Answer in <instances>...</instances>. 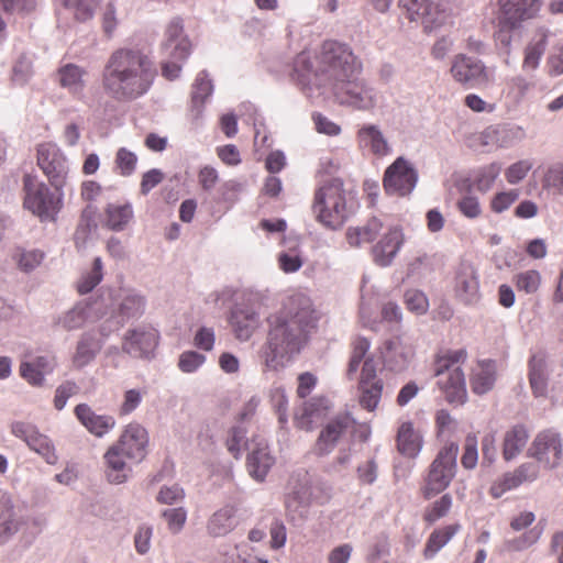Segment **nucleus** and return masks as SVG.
Masks as SVG:
<instances>
[{
  "label": "nucleus",
  "instance_id": "obj_25",
  "mask_svg": "<svg viewBox=\"0 0 563 563\" xmlns=\"http://www.w3.org/2000/svg\"><path fill=\"white\" fill-rule=\"evenodd\" d=\"M75 416L87 431L97 438H102L115 427V419L111 415H98L87 404L75 407Z\"/></svg>",
  "mask_w": 563,
  "mask_h": 563
},
{
  "label": "nucleus",
  "instance_id": "obj_36",
  "mask_svg": "<svg viewBox=\"0 0 563 563\" xmlns=\"http://www.w3.org/2000/svg\"><path fill=\"white\" fill-rule=\"evenodd\" d=\"M549 371L542 355H533L529 362V383L536 397L548 394Z\"/></svg>",
  "mask_w": 563,
  "mask_h": 563
},
{
  "label": "nucleus",
  "instance_id": "obj_43",
  "mask_svg": "<svg viewBox=\"0 0 563 563\" xmlns=\"http://www.w3.org/2000/svg\"><path fill=\"white\" fill-rule=\"evenodd\" d=\"M45 253L37 249H16L12 255L19 271L24 274L34 272L44 261Z\"/></svg>",
  "mask_w": 563,
  "mask_h": 563
},
{
  "label": "nucleus",
  "instance_id": "obj_8",
  "mask_svg": "<svg viewBox=\"0 0 563 563\" xmlns=\"http://www.w3.org/2000/svg\"><path fill=\"white\" fill-rule=\"evenodd\" d=\"M159 331L150 323L129 328L122 336V351L133 358L152 360L159 344Z\"/></svg>",
  "mask_w": 563,
  "mask_h": 563
},
{
  "label": "nucleus",
  "instance_id": "obj_48",
  "mask_svg": "<svg viewBox=\"0 0 563 563\" xmlns=\"http://www.w3.org/2000/svg\"><path fill=\"white\" fill-rule=\"evenodd\" d=\"M399 5L404 8L411 21L423 20L424 27L431 22V4L428 0H400Z\"/></svg>",
  "mask_w": 563,
  "mask_h": 563
},
{
  "label": "nucleus",
  "instance_id": "obj_29",
  "mask_svg": "<svg viewBox=\"0 0 563 563\" xmlns=\"http://www.w3.org/2000/svg\"><path fill=\"white\" fill-rule=\"evenodd\" d=\"M106 475L111 484L125 483L131 475V467L125 462V454L115 445H111L104 453Z\"/></svg>",
  "mask_w": 563,
  "mask_h": 563
},
{
  "label": "nucleus",
  "instance_id": "obj_30",
  "mask_svg": "<svg viewBox=\"0 0 563 563\" xmlns=\"http://www.w3.org/2000/svg\"><path fill=\"white\" fill-rule=\"evenodd\" d=\"M543 0H499L501 15L518 24L534 18Z\"/></svg>",
  "mask_w": 563,
  "mask_h": 563
},
{
  "label": "nucleus",
  "instance_id": "obj_32",
  "mask_svg": "<svg viewBox=\"0 0 563 563\" xmlns=\"http://www.w3.org/2000/svg\"><path fill=\"white\" fill-rule=\"evenodd\" d=\"M213 92V84L207 70H201L191 90V115L195 120H199L202 115L205 103Z\"/></svg>",
  "mask_w": 563,
  "mask_h": 563
},
{
  "label": "nucleus",
  "instance_id": "obj_62",
  "mask_svg": "<svg viewBox=\"0 0 563 563\" xmlns=\"http://www.w3.org/2000/svg\"><path fill=\"white\" fill-rule=\"evenodd\" d=\"M405 303L407 308L417 313L423 314L429 307V301L427 296L418 289H409L404 295Z\"/></svg>",
  "mask_w": 563,
  "mask_h": 563
},
{
  "label": "nucleus",
  "instance_id": "obj_45",
  "mask_svg": "<svg viewBox=\"0 0 563 563\" xmlns=\"http://www.w3.org/2000/svg\"><path fill=\"white\" fill-rule=\"evenodd\" d=\"M383 380H375V383L367 384H358L360 391V405L362 408L374 411L382 398L383 393Z\"/></svg>",
  "mask_w": 563,
  "mask_h": 563
},
{
  "label": "nucleus",
  "instance_id": "obj_56",
  "mask_svg": "<svg viewBox=\"0 0 563 563\" xmlns=\"http://www.w3.org/2000/svg\"><path fill=\"white\" fill-rule=\"evenodd\" d=\"M162 517L165 519L168 530L177 534L186 523L187 510L184 507L167 508L162 511Z\"/></svg>",
  "mask_w": 563,
  "mask_h": 563
},
{
  "label": "nucleus",
  "instance_id": "obj_23",
  "mask_svg": "<svg viewBox=\"0 0 563 563\" xmlns=\"http://www.w3.org/2000/svg\"><path fill=\"white\" fill-rule=\"evenodd\" d=\"M229 322L240 341H247L261 324L258 311L246 305H235L230 313Z\"/></svg>",
  "mask_w": 563,
  "mask_h": 563
},
{
  "label": "nucleus",
  "instance_id": "obj_55",
  "mask_svg": "<svg viewBox=\"0 0 563 563\" xmlns=\"http://www.w3.org/2000/svg\"><path fill=\"white\" fill-rule=\"evenodd\" d=\"M543 188L563 196V163L551 165L543 176Z\"/></svg>",
  "mask_w": 563,
  "mask_h": 563
},
{
  "label": "nucleus",
  "instance_id": "obj_37",
  "mask_svg": "<svg viewBox=\"0 0 563 563\" xmlns=\"http://www.w3.org/2000/svg\"><path fill=\"white\" fill-rule=\"evenodd\" d=\"M88 316V305L84 302H78L69 310L55 317L53 320V325L64 331L78 330L85 325Z\"/></svg>",
  "mask_w": 563,
  "mask_h": 563
},
{
  "label": "nucleus",
  "instance_id": "obj_26",
  "mask_svg": "<svg viewBox=\"0 0 563 563\" xmlns=\"http://www.w3.org/2000/svg\"><path fill=\"white\" fill-rule=\"evenodd\" d=\"M356 141L361 150L367 151L378 157H384L391 152L387 139L376 124L368 123L362 125L357 130Z\"/></svg>",
  "mask_w": 563,
  "mask_h": 563
},
{
  "label": "nucleus",
  "instance_id": "obj_4",
  "mask_svg": "<svg viewBox=\"0 0 563 563\" xmlns=\"http://www.w3.org/2000/svg\"><path fill=\"white\" fill-rule=\"evenodd\" d=\"M312 211L318 222L331 230L343 227L354 212L353 198L344 189L340 178H331L314 194Z\"/></svg>",
  "mask_w": 563,
  "mask_h": 563
},
{
  "label": "nucleus",
  "instance_id": "obj_33",
  "mask_svg": "<svg viewBox=\"0 0 563 563\" xmlns=\"http://www.w3.org/2000/svg\"><path fill=\"white\" fill-rule=\"evenodd\" d=\"M57 75L60 87L67 89L74 96L82 95L86 87L85 76L87 75L84 67L68 63L58 68Z\"/></svg>",
  "mask_w": 563,
  "mask_h": 563
},
{
  "label": "nucleus",
  "instance_id": "obj_18",
  "mask_svg": "<svg viewBox=\"0 0 563 563\" xmlns=\"http://www.w3.org/2000/svg\"><path fill=\"white\" fill-rule=\"evenodd\" d=\"M162 51L166 57L176 60H186L191 53V43L185 34L184 21L176 16L170 20L165 29V40L162 43Z\"/></svg>",
  "mask_w": 563,
  "mask_h": 563
},
{
  "label": "nucleus",
  "instance_id": "obj_63",
  "mask_svg": "<svg viewBox=\"0 0 563 563\" xmlns=\"http://www.w3.org/2000/svg\"><path fill=\"white\" fill-rule=\"evenodd\" d=\"M278 264L280 269L286 273H295L299 271L303 264V261L296 249L282 252L278 255Z\"/></svg>",
  "mask_w": 563,
  "mask_h": 563
},
{
  "label": "nucleus",
  "instance_id": "obj_31",
  "mask_svg": "<svg viewBox=\"0 0 563 563\" xmlns=\"http://www.w3.org/2000/svg\"><path fill=\"white\" fill-rule=\"evenodd\" d=\"M238 525L236 508L225 505L216 510L207 521V532L213 538L224 537Z\"/></svg>",
  "mask_w": 563,
  "mask_h": 563
},
{
  "label": "nucleus",
  "instance_id": "obj_61",
  "mask_svg": "<svg viewBox=\"0 0 563 563\" xmlns=\"http://www.w3.org/2000/svg\"><path fill=\"white\" fill-rule=\"evenodd\" d=\"M459 211L467 219L474 220L481 217L482 207L479 200L474 195H464L457 200Z\"/></svg>",
  "mask_w": 563,
  "mask_h": 563
},
{
  "label": "nucleus",
  "instance_id": "obj_13",
  "mask_svg": "<svg viewBox=\"0 0 563 563\" xmlns=\"http://www.w3.org/2000/svg\"><path fill=\"white\" fill-rule=\"evenodd\" d=\"M418 183V172L405 157H397L384 174L383 186L388 195L405 197L410 195Z\"/></svg>",
  "mask_w": 563,
  "mask_h": 563
},
{
  "label": "nucleus",
  "instance_id": "obj_64",
  "mask_svg": "<svg viewBox=\"0 0 563 563\" xmlns=\"http://www.w3.org/2000/svg\"><path fill=\"white\" fill-rule=\"evenodd\" d=\"M519 198L517 189H510L496 194L490 201V209L495 213H501L509 209V207Z\"/></svg>",
  "mask_w": 563,
  "mask_h": 563
},
{
  "label": "nucleus",
  "instance_id": "obj_46",
  "mask_svg": "<svg viewBox=\"0 0 563 563\" xmlns=\"http://www.w3.org/2000/svg\"><path fill=\"white\" fill-rule=\"evenodd\" d=\"M59 2L79 22L90 20L97 7V0H59Z\"/></svg>",
  "mask_w": 563,
  "mask_h": 563
},
{
  "label": "nucleus",
  "instance_id": "obj_50",
  "mask_svg": "<svg viewBox=\"0 0 563 563\" xmlns=\"http://www.w3.org/2000/svg\"><path fill=\"white\" fill-rule=\"evenodd\" d=\"M272 408L278 417L280 428H285L288 423V397L283 387H274L269 393Z\"/></svg>",
  "mask_w": 563,
  "mask_h": 563
},
{
  "label": "nucleus",
  "instance_id": "obj_53",
  "mask_svg": "<svg viewBox=\"0 0 563 563\" xmlns=\"http://www.w3.org/2000/svg\"><path fill=\"white\" fill-rule=\"evenodd\" d=\"M544 530V526L540 522L522 536L507 541V548L512 551H522L530 548L539 541Z\"/></svg>",
  "mask_w": 563,
  "mask_h": 563
},
{
  "label": "nucleus",
  "instance_id": "obj_16",
  "mask_svg": "<svg viewBox=\"0 0 563 563\" xmlns=\"http://www.w3.org/2000/svg\"><path fill=\"white\" fill-rule=\"evenodd\" d=\"M246 468L250 476L258 483L265 481L275 464V457L271 452L267 441L262 437H255L247 445Z\"/></svg>",
  "mask_w": 563,
  "mask_h": 563
},
{
  "label": "nucleus",
  "instance_id": "obj_58",
  "mask_svg": "<svg viewBox=\"0 0 563 563\" xmlns=\"http://www.w3.org/2000/svg\"><path fill=\"white\" fill-rule=\"evenodd\" d=\"M114 162L120 175L128 177L136 169L137 156L128 148L120 147L115 154Z\"/></svg>",
  "mask_w": 563,
  "mask_h": 563
},
{
  "label": "nucleus",
  "instance_id": "obj_42",
  "mask_svg": "<svg viewBox=\"0 0 563 563\" xmlns=\"http://www.w3.org/2000/svg\"><path fill=\"white\" fill-rule=\"evenodd\" d=\"M459 529L460 525L455 523L434 530L424 548L426 559H432L454 537Z\"/></svg>",
  "mask_w": 563,
  "mask_h": 563
},
{
  "label": "nucleus",
  "instance_id": "obj_2",
  "mask_svg": "<svg viewBox=\"0 0 563 563\" xmlns=\"http://www.w3.org/2000/svg\"><path fill=\"white\" fill-rule=\"evenodd\" d=\"M362 71V63L352 48L338 41H325L320 47L314 67L309 53L301 52L294 59L292 79L302 90L324 88L332 90L345 78Z\"/></svg>",
  "mask_w": 563,
  "mask_h": 563
},
{
  "label": "nucleus",
  "instance_id": "obj_1",
  "mask_svg": "<svg viewBox=\"0 0 563 563\" xmlns=\"http://www.w3.org/2000/svg\"><path fill=\"white\" fill-rule=\"evenodd\" d=\"M317 321L310 297L305 294L289 296L282 309L267 318L268 333L262 350L265 367L278 371L299 354Z\"/></svg>",
  "mask_w": 563,
  "mask_h": 563
},
{
  "label": "nucleus",
  "instance_id": "obj_49",
  "mask_svg": "<svg viewBox=\"0 0 563 563\" xmlns=\"http://www.w3.org/2000/svg\"><path fill=\"white\" fill-rule=\"evenodd\" d=\"M541 274L537 269L520 272L512 277L517 290L527 295L537 292L541 286Z\"/></svg>",
  "mask_w": 563,
  "mask_h": 563
},
{
  "label": "nucleus",
  "instance_id": "obj_5",
  "mask_svg": "<svg viewBox=\"0 0 563 563\" xmlns=\"http://www.w3.org/2000/svg\"><path fill=\"white\" fill-rule=\"evenodd\" d=\"M467 353L464 349L450 351L435 362L434 375L438 386L444 393L450 404L462 405L467 397L465 375L461 364L465 362Z\"/></svg>",
  "mask_w": 563,
  "mask_h": 563
},
{
  "label": "nucleus",
  "instance_id": "obj_22",
  "mask_svg": "<svg viewBox=\"0 0 563 563\" xmlns=\"http://www.w3.org/2000/svg\"><path fill=\"white\" fill-rule=\"evenodd\" d=\"M404 244V233L398 227H390L372 247L375 264L382 267L391 265Z\"/></svg>",
  "mask_w": 563,
  "mask_h": 563
},
{
  "label": "nucleus",
  "instance_id": "obj_7",
  "mask_svg": "<svg viewBox=\"0 0 563 563\" xmlns=\"http://www.w3.org/2000/svg\"><path fill=\"white\" fill-rule=\"evenodd\" d=\"M24 207L41 221H54L62 208V194H56L40 181L36 176L23 177Z\"/></svg>",
  "mask_w": 563,
  "mask_h": 563
},
{
  "label": "nucleus",
  "instance_id": "obj_54",
  "mask_svg": "<svg viewBox=\"0 0 563 563\" xmlns=\"http://www.w3.org/2000/svg\"><path fill=\"white\" fill-rule=\"evenodd\" d=\"M520 24L508 20V18L500 14L498 18V29L495 33L497 45L509 53L512 42V31L519 27Z\"/></svg>",
  "mask_w": 563,
  "mask_h": 563
},
{
  "label": "nucleus",
  "instance_id": "obj_15",
  "mask_svg": "<svg viewBox=\"0 0 563 563\" xmlns=\"http://www.w3.org/2000/svg\"><path fill=\"white\" fill-rule=\"evenodd\" d=\"M37 164L56 190L65 186L69 165L65 154L57 145L41 144L37 148Z\"/></svg>",
  "mask_w": 563,
  "mask_h": 563
},
{
  "label": "nucleus",
  "instance_id": "obj_47",
  "mask_svg": "<svg viewBox=\"0 0 563 563\" xmlns=\"http://www.w3.org/2000/svg\"><path fill=\"white\" fill-rule=\"evenodd\" d=\"M501 172V164L494 162L481 167L475 175L474 186L481 192H487Z\"/></svg>",
  "mask_w": 563,
  "mask_h": 563
},
{
  "label": "nucleus",
  "instance_id": "obj_11",
  "mask_svg": "<svg viewBox=\"0 0 563 563\" xmlns=\"http://www.w3.org/2000/svg\"><path fill=\"white\" fill-rule=\"evenodd\" d=\"M10 432L25 442L27 448L38 454L47 464H57L58 455L54 442L48 435L42 433L35 424L26 421H12Z\"/></svg>",
  "mask_w": 563,
  "mask_h": 563
},
{
  "label": "nucleus",
  "instance_id": "obj_38",
  "mask_svg": "<svg viewBox=\"0 0 563 563\" xmlns=\"http://www.w3.org/2000/svg\"><path fill=\"white\" fill-rule=\"evenodd\" d=\"M422 448V437L415 431L410 421L404 422L397 434V449L407 457H416Z\"/></svg>",
  "mask_w": 563,
  "mask_h": 563
},
{
  "label": "nucleus",
  "instance_id": "obj_40",
  "mask_svg": "<svg viewBox=\"0 0 563 563\" xmlns=\"http://www.w3.org/2000/svg\"><path fill=\"white\" fill-rule=\"evenodd\" d=\"M529 434L525 426L517 424L507 431L504 439L503 454L505 460L510 461L516 457L525 448Z\"/></svg>",
  "mask_w": 563,
  "mask_h": 563
},
{
  "label": "nucleus",
  "instance_id": "obj_39",
  "mask_svg": "<svg viewBox=\"0 0 563 563\" xmlns=\"http://www.w3.org/2000/svg\"><path fill=\"white\" fill-rule=\"evenodd\" d=\"M485 135L499 147H509L521 141L525 136V132L522 128L518 125L504 124L496 128H488L485 131Z\"/></svg>",
  "mask_w": 563,
  "mask_h": 563
},
{
  "label": "nucleus",
  "instance_id": "obj_57",
  "mask_svg": "<svg viewBox=\"0 0 563 563\" xmlns=\"http://www.w3.org/2000/svg\"><path fill=\"white\" fill-rule=\"evenodd\" d=\"M246 432L243 426H234L230 430L227 448L235 459L241 456L243 448L247 445Z\"/></svg>",
  "mask_w": 563,
  "mask_h": 563
},
{
  "label": "nucleus",
  "instance_id": "obj_20",
  "mask_svg": "<svg viewBox=\"0 0 563 563\" xmlns=\"http://www.w3.org/2000/svg\"><path fill=\"white\" fill-rule=\"evenodd\" d=\"M147 444L148 434L145 428L139 423H130L113 445L124 452L126 459L140 463L147 454Z\"/></svg>",
  "mask_w": 563,
  "mask_h": 563
},
{
  "label": "nucleus",
  "instance_id": "obj_27",
  "mask_svg": "<svg viewBox=\"0 0 563 563\" xmlns=\"http://www.w3.org/2000/svg\"><path fill=\"white\" fill-rule=\"evenodd\" d=\"M551 32L547 27H538L523 51L522 70L534 71L539 68L541 58L547 49Z\"/></svg>",
  "mask_w": 563,
  "mask_h": 563
},
{
  "label": "nucleus",
  "instance_id": "obj_21",
  "mask_svg": "<svg viewBox=\"0 0 563 563\" xmlns=\"http://www.w3.org/2000/svg\"><path fill=\"white\" fill-rule=\"evenodd\" d=\"M454 292L456 298L467 306H475L481 300L478 274L470 263H462L455 275Z\"/></svg>",
  "mask_w": 563,
  "mask_h": 563
},
{
  "label": "nucleus",
  "instance_id": "obj_60",
  "mask_svg": "<svg viewBox=\"0 0 563 563\" xmlns=\"http://www.w3.org/2000/svg\"><path fill=\"white\" fill-rule=\"evenodd\" d=\"M452 507V497L444 494L435 500L424 514V520L432 523L448 515Z\"/></svg>",
  "mask_w": 563,
  "mask_h": 563
},
{
  "label": "nucleus",
  "instance_id": "obj_34",
  "mask_svg": "<svg viewBox=\"0 0 563 563\" xmlns=\"http://www.w3.org/2000/svg\"><path fill=\"white\" fill-rule=\"evenodd\" d=\"M383 230V222L376 218H371L364 225L351 227L346 230L345 236L351 247H358L363 243H372Z\"/></svg>",
  "mask_w": 563,
  "mask_h": 563
},
{
  "label": "nucleus",
  "instance_id": "obj_44",
  "mask_svg": "<svg viewBox=\"0 0 563 563\" xmlns=\"http://www.w3.org/2000/svg\"><path fill=\"white\" fill-rule=\"evenodd\" d=\"M107 225L113 231H122L133 218L131 203L109 205L107 210Z\"/></svg>",
  "mask_w": 563,
  "mask_h": 563
},
{
  "label": "nucleus",
  "instance_id": "obj_12",
  "mask_svg": "<svg viewBox=\"0 0 563 563\" xmlns=\"http://www.w3.org/2000/svg\"><path fill=\"white\" fill-rule=\"evenodd\" d=\"M108 309L124 324L136 321L145 313L147 300L139 290L119 288L109 294Z\"/></svg>",
  "mask_w": 563,
  "mask_h": 563
},
{
  "label": "nucleus",
  "instance_id": "obj_28",
  "mask_svg": "<svg viewBox=\"0 0 563 563\" xmlns=\"http://www.w3.org/2000/svg\"><path fill=\"white\" fill-rule=\"evenodd\" d=\"M103 346V341L99 340L95 332L86 331L77 341L71 362L75 368L81 369L92 363Z\"/></svg>",
  "mask_w": 563,
  "mask_h": 563
},
{
  "label": "nucleus",
  "instance_id": "obj_51",
  "mask_svg": "<svg viewBox=\"0 0 563 563\" xmlns=\"http://www.w3.org/2000/svg\"><path fill=\"white\" fill-rule=\"evenodd\" d=\"M102 261L100 257H96L92 263L91 269L82 275L80 280L77 284V289L79 294L86 295L90 292L97 285L100 284L103 277L102 273Z\"/></svg>",
  "mask_w": 563,
  "mask_h": 563
},
{
  "label": "nucleus",
  "instance_id": "obj_10",
  "mask_svg": "<svg viewBox=\"0 0 563 563\" xmlns=\"http://www.w3.org/2000/svg\"><path fill=\"white\" fill-rule=\"evenodd\" d=\"M450 70L452 77L467 88L487 87L494 80L493 71L481 59L465 54L454 56Z\"/></svg>",
  "mask_w": 563,
  "mask_h": 563
},
{
  "label": "nucleus",
  "instance_id": "obj_3",
  "mask_svg": "<svg viewBox=\"0 0 563 563\" xmlns=\"http://www.w3.org/2000/svg\"><path fill=\"white\" fill-rule=\"evenodd\" d=\"M156 69L152 59L137 48H118L102 69L101 82L107 96L125 102L145 95L153 85Z\"/></svg>",
  "mask_w": 563,
  "mask_h": 563
},
{
  "label": "nucleus",
  "instance_id": "obj_17",
  "mask_svg": "<svg viewBox=\"0 0 563 563\" xmlns=\"http://www.w3.org/2000/svg\"><path fill=\"white\" fill-rule=\"evenodd\" d=\"M26 523L25 517L16 515L11 494L0 489V547L12 542Z\"/></svg>",
  "mask_w": 563,
  "mask_h": 563
},
{
  "label": "nucleus",
  "instance_id": "obj_52",
  "mask_svg": "<svg viewBox=\"0 0 563 563\" xmlns=\"http://www.w3.org/2000/svg\"><path fill=\"white\" fill-rule=\"evenodd\" d=\"M506 87L507 96L518 103L526 98L528 92L534 87V84L522 75H516L507 80Z\"/></svg>",
  "mask_w": 563,
  "mask_h": 563
},
{
  "label": "nucleus",
  "instance_id": "obj_59",
  "mask_svg": "<svg viewBox=\"0 0 563 563\" xmlns=\"http://www.w3.org/2000/svg\"><path fill=\"white\" fill-rule=\"evenodd\" d=\"M206 362V356L197 351H185L179 355L178 368L183 373H195Z\"/></svg>",
  "mask_w": 563,
  "mask_h": 563
},
{
  "label": "nucleus",
  "instance_id": "obj_24",
  "mask_svg": "<svg viewBox=\"0 0 563 563\" xmlns=\"http://www.w3.org/2000/svg\"><path fill=\"white\" fill-rule=\"evenodd\" d=\"M355 420L349 413L338 416L328 422L318 437L316 443L317 453L319 455L329 454L336 445L341 435L349 429L353 428Z\"/></svg>",
  "mask_w": 563,
  "mask_h": 563
},
{
  "label": "nucleus",
  "instance_id": "obj_6",
  "mask_svg": "<svg viewBox=\"0 0 563 563\" xmlns=\"http://www.w3.org/2000/svg\"><path fill=\"white\" fill-rule=\"evenodd\" d=\"M459 444L455 442L446 443L437 454L429 466L424 478L422 495L430 499L445 490L457 471Z\"/></svg>",
  "mask_w": 563,
  "mask_h": 563
},
{
  "label": "nucleus",
  "instance_id": "obj_9",
  "mask_svg": "<svg viewBox=\"0 0 563 563\" xmlns=\"http://www.w3.org/2000/svg\"><path fill=\"white\" fill-rule=\"evenodd\" d=\"M332 91L341 104L357 110H369L376 104V90L366 80L358 78V75L345 78Z\"/></svg>",
  "mask_w": 563,
  "mask_h": 563
},
{
  "label": "nucleus",
  "instance_id": "obj_35",
  "mask_svg": "<svg viewBox=\"0 0 563 563\" xmlns=\"http://www.w3.org/2000/svg\"><path fill=\"white\" fill-rule=\"evenodd\" d=\"M496 364L492 360L478 362L471 377V388L477 395L488 393L495 385Z\"/></svg>",
  "mask_w": 563,
  "mask_h": 563
},
{
  "label": "nucleus",
  "instance_id": "obj_14",
  "mask_svg": "<svg viewBox=\"0 0 563 563\" xmlns=\"http://www.w3.org/2000/svg\"><path fill=\"white\" fill-rule=\"evenodd\" d=\"M384 367L394 373L405 372L415 356V347L405 333L386 339L379 347Z\"/></svg>",
  "mask_w": 563,
  "mask_h": 563
},
{
  "label": "nucleus",
  "instance_id": "obj_41",
  "mask_svg": "<svg viewBox=\"0 0 563 563\" xmlns=\"http://www.w3.org/2000/svg\"><path fill=\"white\" fill-rule=\"evenodd\" d=\"M324 408L322 398H312L305 401L302 407L295 413V423L302 430H311L316 419L322 415Z\"/></svg>",
  "mask_w": 563,
  "mask_h": 563
},
{
  "label": "nucleus",
  "instance_id": "obj_19",
  "mask_svg": "<svg viewBox=\"0 0 563 563\" xmlns=\"http://www.w3.org/2000/svg\"><path fill=\"white\" fill-rule=\"evenodd\" d=\"M529 454L545 467H556L563 454L559 434L552 431L539 433L529 449Z\"/></svg>",
  "mask_w": 563,
  "mask_h": 563
}]
</instances>
